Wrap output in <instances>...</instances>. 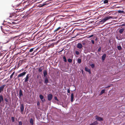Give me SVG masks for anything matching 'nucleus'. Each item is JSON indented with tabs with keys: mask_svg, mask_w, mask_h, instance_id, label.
<instances>
[{
	"mask_svg": "<svg viewBox=\"0 0 125 125\" xmlns=\"http://www.w3.org/2000/svg\"><path fill=\"white\" fill-rule=\"evenodd\" d=\"M4 100L6 102V104H7V103H8V99L6 98H4Z\"/></svg>",
	"mask_w": 125,
	"mask_h": 125,
	"instance_id": "obj_30",
	"label": "nucleus"
},
{
	"mask_svg": "<svg viewBox=\"0 0 125 125\" xmlns=\"http://www.w3.org/2000/svg\"><path fill=\"white\" fill-rule=\"evenodd\" d=\"M122 25L123 26H124L125 25V24H123Z\"/></svg>",
	"mask_w": 125,
	"mask_h": 125,
	"instance_id": "obj_52",
	"label": "nucleus"
},
{
	"mask_svg": "<svg viewBox=\"0 0 125 125\" xmlns=\"http://www.w3.org/2000/svg\"><path fill=\"white\" fill-rule=\"evenodd\" d=\"M14 73H15V72H14L12 73L11 74V75H13H13H14Z\"/></svg>",
	"mask_w": 125,
	"mask_h": 125,
	"instance_id": "obj_46",
	"label": "nucleus"
},
{
	"mask_svg": "<svg viewBox=\"0 0 125 125\" xmlns=\"http://www.w3.org/2000/svg\"><path fill=\"white\" fill-rule=\"evenodd\" d=\"M62 28L60 27H58L54 31V34H55V35H56L57 34V31H58L59 30H60V29H62Z\"/></svg>",
	"mask_w": 125,
	"mask_h": 125,
	"instance_id": "obj_6",
	"label": "nucleus"
},
{
	"mask_svg": "<svg viewBox=\"0 0 125 125\" xmlns=\"http://www.w3.org/2000/svg\"><path fill=\"white\" fill-rule=\"evenodd\" d=\"M97 38H96L95 39V41H97Z\"/></svg>",
	"mask_w": 125,
	"mask_h": 125,
	"instance_id": "obj_50",
	"label": "nucleus"
},
{
	"mask_svg": "<svg viewBox=\"0 0 125 125\" xmlns=\"http://www.w3.org/2000/svg\"><path fill=\"white\" fill-rule=\"evenodd\" d=\"M11 120L12 122H13L14 121V117H11Z\"/></svg>",
	"mask_w": 125,
	"mask_h": 125,
	"instance_id": "obj_34",
	"label": "nucleus"
},
{
	"mask_svg": "<svg viewBox=\"0 0 125 125\" xmlns=\"http://www.w3.org/2000/svg\"><path fill=\"white\" fill-rule=\"evenodd\" d=\"M34 48H32L30 49L29 51V52H32L33 50V49Z\"/></svg>",
	"mask_w": 125,
	"mask_h": 125,
	"instance_id": "obj_33",
	"label": "nucleus"
},
{
	"mask_svg": "<svg viewBox=\"0 0 125 125\" xmlns=\"http://www.w3.org/2000/svg\"><path fill=\"white\" fill-rule=\"evenodd\" d=\"M20 107L21 111V112H23L24 111V106L23 104H21Z\"/></svg>",
	"mask_w": 125,
	"mask_h": 125,
	"instance_id": "obj_11",
	"label": "nucleus"
},
{
	"mask_svg": "<svg viewBox=\"0 0 125 125\" xmlns=\"http://www.w3.org/2000/svg\"><path fill=\"white\" fill-rule=\"evenodd\" d=\"M16 37V36H15V37H13V38H14Z\"/></svg>",
	"mask_w": 125,
	"mask_h": 125,
	"instance_id": "obj_54",
	"label": "nucleus"
},
{
	"mask_svg": "<svg viewBox=\"0 0 125 125\" xmlns=\"http://www.w3.org/2000/svg\"><path fill=\"white\" fill-rule=\"evenodd\" d=\"M38 71L39 72H41L42 70V69L41 68V67L39 68H38Z\"/></svg>",
	"mask_w": 125,
	"mask_h": 125,
	"instance_id": "obj_27",
	"label": "nucleus"
},
{
	"mask_svg": "<svg viewBox=\"0 0 125 125\" xmlns=\"http://www.w3.org/2000/svg\"><path fill=\"white\" fill-rule=\"evenodd\" d=\"M70 90L69 89H67V93H70Z\"/></svg>",
	"mask_w": 125,
	"mask_h": 125,
	"instance_id": "obj_41",
	"label": "nucleus"
},
{
	"mask_svg": "<svg viewBox=\"0 0 125 125\" xmlns=\"http://www.w3.org/2000/svg\"><path fill=\"white\" fill-rule=\"evenodd\" d=\"M10 17H13V18L15 17H16V15H15V13H12L10 15V16H9Z\"/></svg>",
	"mask_w": 125,
	"mask_h": 125,
	"instance_id": "obj_16",
	"label": "nucleus"
},
{
	"mask_svg": "<svg viewBox=\"0 0 125 125\" xmlns=\"http://www.w3.org/2000/svg\"><path fill=\"white\" fill-rule=\"evenodd\" d=\"M74 98L73 94V93L71 94V102H73V99Z\"/></svg>",
	"mask_w": 125,
	"mask_h": 125,
	"instance_id": "obj_17",
	"label": "nucleus"
},
{
	"mask_svg": "<svg viewBox=\"0 0 125 125\" xmlns=\"http://www.w3.org/2000/svg\"><path fill=\"white\" fill-rule=\"evenodd\" d=\"M3 101V96L2 95H0V104L1 102H2Z\"/></svg>",
	"mask_w": 125,
	"mask_h": 125,
	"instance_id": "obj_15",
	"label": "nucleus"
},
{
	"mask_svg": "<svg viewBox=\"0 0 125 125\" xmlns=\"http://www.w3.org/2000/svg\"><path fill=\"white\" fill-rule=\"evenodd\" d=\"M81 62V59H78V62L80 63Z\"/></svg>",
	"mask_w": 125,
	"mask_h": 125,
	"instance_id": "obj_31",
	"label": "nucleus"
},
{
	"mask_svg": "<svg viewBox=\"0 0 125 125\" xmlns=\"http://www.w3.org/2000/svg\"><path fill=\"white\" fill-rule=\"evenodd\" d=\"M63 59L64 60V61L65 62H67V61L66 59V58L65 56H64L63 57Z\"/></svg>",
	"mask_w": 125,
	"mask_h": 125,
	"instance_id": "obj_26",
	"label": "nucleus"
},
{
	"mask_svg": "<svg viewBox=\"0 0 125 125\" xmlns=\"http://www.w3.org/2000/svg\"><path fill=\"white\" fill-rule=\"evenodd\" d=\"M39 83H41V82H40Z\"/></svg>",
	"mask_w": 125,
	"mask_h": 125,
	"instance_id": "obj_55",
	"label": "nucleus"
},
{
	"mask_svg": "<svg viewBox=\"0 0 125 125\" xmlns=\"http://www.w3.org/2000/svg\"><path fill=\"white\" fill-rule=\"evenodd\" d=\"M68 61L69 62L71 63L72 62V59L69 58L68 59Z\"/></svg>",
	"mask_w": 125,
	"mask_h": 125,
	"instance_id": "obj_28",
	"label": "nucleus"
},
{
	"mask_svg": "<svg viewBox=\"0 0 125 125\" xmlns=\"http://www.w3.org/2000/svg\"><path fill=\"white\" fill-rule=\"evenodd\" d=\"M44 76V77H46V76L47 75V72L46 70H44L43 72Z\"/></svg>",
	"mask_w": 125,
	"mask_h": 125,
	"instance_id": "obj_20",
	"label": "nucleus"
},
{
	"mask_svg": "<svg viewBox=\"0 0 125 125\" xmlns=\"http://www.w3.org/2000/svg\"><path fill=\"white\" fill-rule=\"evenodd\" d=\"M52 98V95L51 94H48L47 95L48 100L49 101H51Z\"/></svg>",
	"mask_w": 125,
	"mask_h": 125,
	"instance_id": "obj_5",
	"label": "nucleus"
},
{
	"mask_svg": "<svg viewBox=\"0 0 125 125\" xmlns=\"http://www.w3.org/2000/svg\"><path fill=\"white\" fill-rule=\"evenodd\" d=\"M106 56V55L105 54H104L102 56V60L103 62L105 60Z\"/></svg>",
	"mask_w": 125,
	"mask_h": 125,
	"instance_id": "obj_14",
	"label": "nucleus"
},
{
	"mask_svg": "<svg viewBox=\"0 0 125 125\" xmlns=\"http://www.w3.org/2000/svg\"><path fill=\"white\" fill-rule=\"evenodd\" d=\"M75 53L76 54L78 55L79 54V52L77 51H75Z\"/></svg>",
	"mask_w": 125,
	"mask_h": 125,
	"instance_id": "obj_35",
	"label": "nucleus"
},
{
	"mask_svg": "<svg viewBox=\"0 0 125 125\" xmlns=\"http://www.w3.org/2000/svg\"><path fill=\"white\" fill-rule=\"evenodd\" d=\"M104 4H106L108 3V0H104Z\"/></svg>",
	"mask_w": 125,
	"mask_h": 125,
	"instance_id": "obj_29",
	"label": "nucleus"
},
{
	"mask_svg": "<svg viewBox=\"0 0 125 125\" xmlns=\"http://www.w3.org/2000/svg\"><path fill=\"white\" fill-rule=\"evenodd\" d=\"M54 99L55 100H56V101H59V100L58 99L57 97L55 96L54 97Z\"/></svg>",
	"mask_w": 125,
	"mask_h": 125,
	"instance_id": "obj_37",
	"label": "nucleus"
},
{
	"mask_svg": "<svg viewBox=\"0 0 125 125\" xmlns=\"http://www.w3.org/2000/svg\"><path fill=\"white\" fill-rule=\"evenodd\" d=\"M23 95L22 92V90L20 89L19 90V98L22 97Z\"/></svg>",
	"mask_w": 125,
	"mask_h": 125,
	"instance_id": "obj_12",
	"label": "nucleus"
},
{
	"mask_svg": "<svg viewBox=\"0 0 125 125\" xmlns=\"http://www.w3.org/2000/svg\"><path fill=\"white\" fill-rule=\"evenodd\" d=\"M110 19H113V17L111 16H108L105 17L104 19L99 21V22L100 23H101V24H102L106 21Z\"/></svg>",
	"mask_w": 125,
	"mask_h": 125,
	"instance_id": "obj_1",
	"label": "nucleus"
},
{
	"mask_svg": "<svg viewBox=\"0 0 125 125\" xmlns=\"http://www.w3.org/2000/svg\"><path fill=\"white\" fill-rule=\"evenodd\" d=\"M13 76V75H12L11 74L10 77V79H11L12 78Z\"/></svg>",
	"mask_w": 125,
	"mask_h": 125,
	"instance_id": "obj_43",
	"label": "nucleus"
},
{
	"mask_svg": "<svg viewBox=\"0 0 125 125\" xmlns=\"http://www.w3.org/2000/svg\"><path fill=\"white\" fill-rule=\"evenodd\" d=\"M30 74H28L26 75V77L24 79V82H26L28 81V79L29 78V77H30Z\"/></svg>",
	"mask_w": 125,
	"mask_h": 125,
	"instance_id": "obj_4",
	"label": "nucleus"
},
{
	"mask_svg": "<svg viewBox=\"0 0 125 125\" xmlns=\"http://www.w3.org/2000/svg\"><path fill=\"white\" fill-rule=\"evenodd\" d=\"M1 30L5 34H7V33H6V32L7 31H8L9 30H6V29H5L6 27H4L3 28L1 27Z\"/></svg>",
	"mask_w": 125,
	"mask_h": 125,
	"instance_id": "obj_8",
	"label": "nucleus"
},
{
	"mask_svg": "<svg viewBox=\"0 0 125 125\" xmlns=\"http://www.w3.org/2000/svg\"><path fill=\"white\" fill-rule=\"evenodd\" d=\"M118 12L119 13H123L124 12V11H121V10H119L118 11Z\"/></svg>",
	"mask_w": 125,
	"mask_h": 125,
	"instance_id": "obj_36",
	"label": "nucleus"
},
{
	"mask_svg": "<svg viewBox=\"0 0 125 125\" xmlns=\"http://www.w3.org/2000/svg\"><path fill=\"white\" fill-rule=\"evenodd\" d=\"M10 40L9 38L8 37H6L4 40L3 42L5 43H7L10 41Z\"/></svg>",
	"mask_w": 125,
	"mask_h": 125,
	"instance_id": "obj_3",
	"label": "nucleus"
},
{
	"mask_svg": "<svg viewBox=\"0 0 125 125\" xmlns=\"http://www.w3.org/2000/svg\"><path fill=\"white\" fill-rule=\"evenodd\" d=\"M90 65L91 66V67L92 68H93L94 67V64H93V63L91 64Z\"/></svg>",
	"mask_w": 125,
	"mask_h": 125,
	"instance_id": "obj_32",
	"label": "nucleus"
},
{
	"mask_svg": "<svg viewBox=\"0 0 125 125\" xmlns=\"http://www.w3.org/2000/svg\"><path fill=\"white\" fill-rule=\"evenodd\" d=\"M39 97L41 100L43 102H45V100L44 99L43 96L42 94H40L39 95Z\"/></svg>",
	"mask_w": 125,
	"mask_h": 125,
	"instance_id": "obj_10",
	"label": "nucleus"
},
{
	"mask_svg": "<svg viewBox=\"0 0 125 125\" xmlns=\"http://www.w3.org/2000/svg\"><path fill=\"white\" fill-rule=\"evenodd\" d=\"M63 50H61V51H60L59 52H59H62L63 51Z\"/></svg>",
	"mask_w": 125,
	"mask_h": 125,
	"instance_id": "obj_49",
	"label": "nucleus"
},
{
	"mask_svg": "<svg viewBox=\"0 0 125 125\" xmlns=\"http://www.w3.org/2000/svg\"><path fill=\"white\" fill-rule=\"evenodd\" d=\"M91 41L92 43L94 44V41L93 40H92Z\"/></svg>",
	"mask_w": 125,
	"mask_h": 125,
	"instance_id": "obj_42",
	"label": "nucleus"
},
{
	"mask_svg": "<svg viewBox=\"0 0 125 125\" xmlns=\"http://www.w3.org/2000/svg\"><path fill=\"white\" fill-rule=\"evenodd\" d=\"M26 74V72H24L18 75L17 77L18 78L20 77L23 76H24Z\"/></svg>",
	"mask_w": 125,
	"mask_h": 125,
	"instance_id": "obj_7",
	"label": "nucleus"
},
{
	"mask_svg": "<svg viewBox=\"0 0 125 125\" xmlns=\"http://www.w3.org/2000/svg\"><path fill=\"white\" fill-rule=\"evenodd\" d=\"M110 87V86H107L105 87V88H107L108 87Z\"/></svg>",
	"mask_w": 125,
	"mask_h": 125,
	"instance_id": "obj_44",
	"label": "nucleus"
},
{
	"mask_svg": "<svg viewBox=\"0 0 125 125\" xmlns=\"http://www.w3.org/2000/svg\"><path fill=\"white\" fill-rule=\"evenodd\" d=\"M6 85L4 84L2 85H1L0 87V93L2 92V91H3V90L4 88L6 86Z\"/></svg>",
	"mask_w": 125,
	"mask_h": 125,
	"instance_id": "obj_9",
	"label": "nucleus"
},
{
	"mask_svg": "<svg viewBox=\"0 0 125 125\" xmlns=\"http://www.w3.org/2000/svg\"><path fill=\"white\" fill-rule=\"evenodd\" d=\"M48 82L49 80L47 78V77H46L45 79L44 83L47 84L48 83Z\"/></svg>",
	"mask_w": 125,
	"mask_h": 125,
	"instance_id": "obj_18",
	"label": "nucleus"
},
{
	"mask_svg": "<svg viewBox=\"0 0 125 125\" xmlns=\"http://www.w3.org/2000/svg\"><path fill=\"white\" fill-rule=\"evenodd\" d=\"M37 105L38 106H39L40 105V103L39 101L37 102Z\"/></svg>",
	"mask_w": 125,
	"mask_h": 125,
	"instance_id": "obj_39",
	"label": "nucleus"
},
{
	"mask_svg": "<svg viewBox=\"0 0 125 125\" xmlns=\"http://www.w3.org/2000/svg\"><path fill=\"white\" fill-rule=\"evenodd\" d=\"M94 36V35H92L90 36H89V38H91L92 37H93V36Z\"/></svg>",
	"mask_w": 125,
	"mask_h": 125,
	"instance_id": "obj_45",
	"label": "nucleus"
},
{
	"mask_svg": "<svg viewBox=\"0 0 125 125\" xmlns=\"http://www.w3.org/2000/svg\"><path fill=\"white\" fill-rule=\"evenodd\" d=\"M101 47H100L99 48L98 50V52H100L101 51Z\"/></svg>",
	"mask_w": 125,
	"mask_h": 125,
	"instance_id": "obj_38",
	"label": "nucleus"
},
{
	"mask_svg": "<svg viewBox=\"0 0 125 125\" xmlns=\"http://www.w3.org/2000/svg\"><path fill=\"white\" fill-rule=\"evenodd\" d=\"M124 28H122L120 30H119V32L121 33H122L124 31Z\"/></svg>",
	"mask_w": 125,
	"mask_h": 125,
	"instance_id": "obj_21",
	"label": "nucleus"
},
{
	"mask_svg": "<svg viewBox=\"0 0 125 125\" xmlns=\"http://www.w3.org/2000/svg\"><path fill=\"white\" fill-rule=\"evenodd\" d=\"M104 92L105 90L104 89L102 90L101 91V93H100L99 95H102L104 93Z\"/></svg>",
	"mask_w": 125,
	"mask_h": 125,
	"instance_id": "obj_22",
	"label": "nucleus"
},
{
	"mask_svg": "<svg viewBox=\"0 0 125 125\" xmlns=\"http://www.w3.org/2000/svg\"><path fill=\"white\" fill-rule=\"evenodd\" d=\"M85 70L86 71L89 73H91L90 70L87 67L85 68Z\"/></svg>",
	"mask_w": 125,
	"mask_h": 125,
	"instance_id": "obj_19",
	"label": "nucleus"
},
{
	"mask_svg": "<svg viewBox=\"0 0 125 125\" xmlns=\"http://www.w3.org/2000/svg\"><path fill=\"white\" fill-rule=\"evenodd\" d=\"M45 5L46 4L45 3H44L42 4H40L39 5V7H42Z\"/></svg>",
	"mask_w": 125,
	"mask_h": 125,
	"instance_id": "obj_25",
	"label": "nucleus"
},
{
	"mask_svg": "<svg viewBox=\"0 0 125 125\" xmlns=\"http://www.w3.org/2000/svg\"><path fill=\"white\" fill-rule=\"evenodd\" d=\"M30 123L32 125L33 124V120L32 118H31L30 120Z\"/></svg>",
	"mask_w": 125,
	"mask_h": 125,
	"instance_id": "obj_24",
	"label": "nucleus"
},
{
	"mask_svg": "<svg viewBox=\"0 0 125 125\" xmlns=\"http://www.w3.org/2000/svg\"><path fill=\"white\" fill-rule=\"evenodd\" d=\"M116 38L118 40H120V39H118V37H116Z\"/></svg>",
	"mask_w": 125,
	"mask_h": 125,
	"instance_id": "obj_48",
	"label": "nucleus"
},
{
	"mask_svg": "<svg viewBox=\"0 0 125 125\" xmlns=\"http://www.w3.org/2000/svg\"><path fill=\"white\" fill-rule=\"evenodd\" d=\"M117 49L119 50H120L122 49L121 47L120 46H118L117 47Z\"/></svg>",
	"mask_w": 125,
	"mask_h": 125,
	"instance_id": "obj_23",
	"label": "nucleus"
},
{
	"mask_svg": "<svg viewBox=\"0 0 125 125\" xmlns=\"http://www.w3.org/2000/svg\"><path fill=\"white\" fill-rule=\"evenodd\" d=\"M20 4V3H19V4H18L17 5H16V6H19V5Z\"/></svg>",
	"mask_w": 125,
	"mask_h": 125,
	"instance_id": "obj_47",
	"label": "nucleus"
},
{
	"mask_svg": "<svg viewBox=\"0 0 125 125\" xmlns=\"http://www.w3.org/2000/svg\"><path fill=\"white\" fill-rule=\"evenodd\" d=\"M77 47L78 48L80 49L82 48L83 46L81 43H78L77 45Z\"/></svg>",
	"mask_w": 125,
	"mask_h": 125,
	"instance_id": "obj_13",
	"label": "nucleus"
},
{
	"mask_svg": "<svg viewBox=\"0 0 125 125\" xmlns=\"http://www.w3.org/2000/svg\"><path fill=\"white\" fill-rule=\"evenodd\" d=\"M82 44H83V45H84V44H85V43H82Z\"/></svg>",
	"mask_w": 125,
	"mask_h": 125,
	"instance_id": "obj_51",
	"label": "nucleus"
},
{
	"mask_svg": "<svg viewBox=\"0 0 125 125\" xmlns=\"http://www.w3.org/2000/svg\"><path fill=\"white\" fill-rule=\"evenodd\" d=\"M22 123L21 121H20L19 122V125H22Z\"/></svg>",
	"mask_w": 125,
	"mask_h": 125,
	"instance_id": "obj_40",
	"label": "nucleus"
},
{
	"mask_svg": "<svg viewBox=\"0 0 125 125\" xmlns=\"http://www.w3.org/2000/svg\"><path fill=\"white\" fill-rule=\"evenodd\" d=\"M37 78H39V76H37Z\"/></svg>",
	"mask_w": 125,
	"mask_h": 125,
	"instance_id": "obj_53",
	"label": "nucleus"
},
{
	"mask_svg": "<svg viewBox=\"0 0 125 125\" xmlns=\"http://www.w3.org/2000/svg\"><path fill=\"white\" fill-rule=\"evenodd\" d=\"M95 117L96 120L97 121H102L103 120V118L102 117H100L97 115H96Z\"/></svg>",
	"mask_w": 125,
	"mask_h": 125,
	"instance_id": "obj_2",
	"label": "nucleus"
}]
</instances>
